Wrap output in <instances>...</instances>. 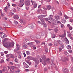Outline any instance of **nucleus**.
Returning a JSON list of instances; mask_svg holds the SVG:
<instances>
[{
	"mask_svg": "<svg viewBox=\"0 0 73 73\" xmlns=\"http://www.w3.org/2000/svg\"><path fill=\"white\" fill-rule=\"evenodd\" d=\"M33 48L34 49H36V46L35 45H33Z\"/></svg>",
	"mask_w": 73,
	"mask_h": 73,
	"instance_id": "c9c22d12",
	"label": "nucleus"
},
{
	"mask_svg": "<svg viewBox=\"0 0 73 73\" xmlns=\"http://www.w3.org/2000/svg\"><path fill=\"white\" fill-rule=\"evenodd\" d=\"M62 71L64 72V73H68V72H69V70H68V69L65 68H64L62 69Z\"/></svg>",
	"mask_w": 73,
	"mask_h": 73,
	"instance_id": "1a4fd4ad",
	"label": "nucleus"
},
{
	"mask_svg": "<svg viewBox=\"0 0 73 73\" xmlns=\"http://www.w3.org/2000/svg\"><path fill=\"white\" fill-rule=\"evenodd\" d=\"M11 69H12V70H14L15 69H16V67L15 66H12Z\"/></svg>",
	"mask_w": 73,
	"mask_h": 73,
	"instance_id": "c756f323",
	"label": "nucleus"
},
{
	"mask_svg": "<svg viewBox=\"0 0 73 73\" xmlns=\"http://www.w3.org/2000/svg\"><path fill=\"white\" fill-rule=\"evenodd\" d=\"M24 5H23V3H19V5H18V6L19 7H22Z\"/></svg>",
	"mask_w": 73,
	"mask_h": 73,
	"instance_id": "a878e982",
	"label": "nucleus"
},
{
	"mask_svg": "<svg viewBox=\"0 0 73 73\" xmlns=\"http://www.w3.org/2000/svg\"><path fill=\"white\" fill-rule=\"evenodd\" d=\"M28 26L30 28H34V25H28Z\"/></svg>",
	"mask_w": 73,
	"mask_h": 73,
	"instance_id": "a211bd4d",
	"label": "nucleus"
},
{
	"mask_svg": "<svg viewBox=\"0 0 73 73\" xmlns=\"http://www.w3.org/2000/svg\"><path fill=\"white\" fill-rule=\"evenodd\" d=\"M64 54H65V55H66L68 54V52H67L66 51H65L64 52Z\"/></svg>",
	"mask_w": 73,
	"mask_h": 73,
	"instance_id": "c03bdc74",
	"label": "nucleus"
},
{
	"mask_svg": "<svg viewBox=\"0 0 73 73\" xmlns=\"http://www.w3.org/2000/svg\"><path fill=\"white\" fill-rule=\"evenodd\" d=\"M62 23H63L64 24L66 23V20H64V19H63L62 20Z\"/></svg>",
	"mask_w": 73,
	"mask_h": 73,
	"instance_id": "b1692460",
	"label": "nucleus"
},
{
	"mask_svg": "<svg viewBox=\"0 0 73 73\" xmlns=\"http://www.w3.org/2000/svg\"><path fill=\"white\" fill-rule=\"evenodd\" d=\"M17 9L18 11H20V9L19 7H17Z\"/></svg>",
	"mask_w": 73,
	"mask_h": 73,
	"instance_id": "13d9d810",
	"label": "nucleus"
},
{
	"mask_svg": "<svg viewBox=\"0 0 73 73\" xmlns=\"http://www.w3.org/2000/svg\"><path fill=\"white\" fill-rule=\"evenodd\" d=\"M23 66L25 68H29V65L28 64H27L25 62H23Z\"/></svg>",
	"mask_w": 73,
	"mask_h": 73,
	"instance_id": "0eeeda50",
	"label": "nucleus"
},
{
	"mask_svg": "<svg viewBox=\"0 0 73 73\" xmlns=\"http://www.w3.org/2000/svg\"><path fill=\"white\" fill-rule=\"evenodd\" d=\"M54 17L56 20H59L60 19V17L58 15L55 16Z\"/></svg>",
	"mask_w": 73,
	"mask_h": 73,
	"instance_id": "2eb2a0df",
	"label": "nucleus"
},
{
	"mask_svg": "<svg viewBox=\"0 0 73 73\" xmlns=\"http://www.w3.org/2000/svg\"><path fill=\"white\" fill-rule=\"evenodd\" d=\"M70 22H71V23H72V22H73V19H70Z\"/></svg>",
	"mask_w": 73,
	"mask_h": 73,
	"instance_id": "5fc2aeb1",
	"label": "nucleus"
},
{
	"mask_svg": "<svg viewBox=\"0 0 73 73\" xmlns=\"http://www.w3.org/2000/svg\"><path fill=\"white\" fill-rule=\"evenodd\" d=\"M13 15H14V13L11 12V16H13Z\"/></svg>",
	"mask_w": 73,
	"mask_h": 73,
	"instance_id": "6e6d98bb",
	"label": "nucleus"
},
{
	"mask_svg": "<svg viewBox=\"0 0 73 73\" xmlns=\"http://www.w3.org/2000/svg\"><path fill=\"white\" fill-rule=\"evenodd\" d=\"M24 48H27V45H26L25 44H24L23 46Z\"/></svg>",
	"mask_w": 73,
	"mask_h": 73,
	"instance_id": "2f4dec72",
	"label": "nucleus"
},
{
	"mask_svg": "<svg viewBox=\"0 0 73 73\" xmlns=\"http://www.w3.org/2000/svg\"><path fill=\"white\" fill-rule=\"evenodd\" d=\"M5 22H4V21L2 22V24L3 25H4V24H5Z\"/></svg>",
	"mask_w": 73,
	"mask_h": 73,
	"instance_id": "680f3d73",
	"label": "nucleus"
},
{
	"mask_svg": "<svg viewBox=\"0 0 73 73\" xmlns=\"http://www.w3.org/2000/svg\"><path fill=\"white\" fill-rule=\"evenodd\" d=\"M15 43L13 42H7L6 44H4L3 45L6 48H8V47H11V46H14Z\"/></svg>",
	"mask_w": 73,
	"mask_h": 73,
	"instance_id": "f03ea898",
	"label": "nucleus"
},
{
	"mask_svg": "<svg viewBox=\"0 0 73 73\" xmlns=\"http://www.w3.org/2000/svg\"><path fill=\"white\" fill-rule=\"evenodd\" d=\"M27 63L28 64H29L30 65H31V63L29 62H27Z\"/></svg>",
	"mask_w": 73,
	"mask_h": 73,
	"instance_id": "4d7b16f0",
	"label": "nucleus"
},
{
	"mask_svg": "<svg viewBox=\"0 0 73 73\" xmlns=\"http://www.w3.org/2000/svg\"><path fill=\"white\" fill-rule=\"evenodd\" d=\"M54 31L55 32H57L58 31V30L57 29H55L54 30Z\"/></svg>",
	"mask_w": 73,
	"mask_h": 73,
	"instance_id": "72a5a7b5",
	"label": "nucleus"
},
{
	"mask_svg": "<svg viewBox=\"0 0 73 73\" xmlns=\"http://www.w3.org/2000/svg\"><path fill=\"white\" fill-rule=\"evenodd\" d=\"M64 17H65L66 19H69V18L67 16V15H64Z\"/></svg>",
	"mask_w": 73,
	"mask_h": 73,
	"instance_id": "7c9ffc66",
	"label": "nucleus"
},
{
	"mask_svg": "<svg viewBox=\"0 0 73 73\" xmlns=\"http://www.w3.org/2000/svg\"><path fill=\"white\" fill-rule=\"evenodd\" d=\"M10 57L11 58H14V56L13 55H10Z\"/></svg>",
	"mask_w": 73,
	"mask_h": 73,
	"instance_id": "de8ad7c7",
	"label": "nucleus"
},
{
	"mask_svg": "<svg viewBox=\"0 0 73 73\" xmlns=\"http://www.w3.org/2000/svg\"><path fill=\"white\" fill-rule=\"evenodd\" d=\"M31 2L32 3V5H33V7L34 8H36L37 6V4L36 2H35L31 0Z\"/></svg>",
	"mask_w": 73,
	"mask_h": 73,
	"instance_id": "7ed1b4c3",
	"label": "nucleus"
},
{
	"mask_svg": "<svg viewBox=\"0 0 73 73\" xmlns=\"http://www.w3.org/2000/svg\"><path fill=\"white\" fill-rule=\"evenodd\" d=\"M35 42L36 43V44H39L41 42L40 41H38L37 40H35Z\"/></svg>",
	"mask_w": 73,
	"mask_h": 73,
	"instance_id": "bb28decb",
	"label": "nucleus"
},
{
	"mask_svg": "<svg viewBox=\"0 0 73 73\" xmlns=\"http://www.w3.org/2000/svg\"><path fill=\"white\" fill-rule=\"evenodd\" d=\"M25 4L26 5L29 6L30 5V1L27 0L25 2Z\"/></svg>",
	"mask_w": 73,
	"mask_h": 73,
	"instance_id": "423d86ee",
	"label": "nucleus"
},
{
	"mask_svg": "<svg viewBox=\"0 0 73 73\" xmlns=\"http://www.w3.org/2000/svg\"><path fill=\"white\" fill-rule=\"evenodd\" d=\"M4 53H5V54H7L8 53V51H5L4 52Z\"/></svg>",
	"mask_w": 73,
	"mask_h": 73,
	"instance_id": "603ef678",
	"label": "nucleus"
},
{
	"mask_svg": "<svg viewBox=\"0 0 73 73\" xmlns=\"http://www.w3.org/2000/svg\"><path fill=\"white\" fill-rule=\"evenodd\" d=\"M26 54H27V55H29L30 54L29 53V52L28 51H27L26 52Z\"/></svg>",
	"mask_w": 73,
	"mask_h": 73,
	"instance_id": "f704fd0d",
	"label": "nucleus"
},
{
	"mask_svg": "<svg viewBox=\"0 0 73 73\" xmlns=\"http://www.w3.org/2000/svg\"><path fill=\"white\" fill-rule=\"evenodd\" d=\"M6 60L7 61H9V59H6Z\"/></svg>",
	"mask_w": 73,
	"mask_h": 73,
	"instance_id": "774afa93",
	"label": "nucleus"
},
{
	"mask_svg": "<svg viewBox=\"0 0 73 73\" xmlns=\"http://www.w3.org/2000/svg\"><path fill=\"white\" fill-rule=\"evenodd\" d=\"M52 17L53 15H50L48 18V20H50V21H53V20H54L53 19V18H52Z\"/></svg>",
	"mask_w": 73,
	"mask_h": 73,
	"instance_id": "6e6552de",
	"label": "nucleus"
},
{
	"mask_svg": "<svg viewBox=\"0 0 73 73\" xmlns=\"http://www.w3.org/2000/svg\"><path fill=\"white\" fill-rule=\"evenodd\" d=\"M62 48H61V47H59V52H61V50H62Z\"/></svg>",
	"mask_w": 73,
	"mask_h": 73,
	"instance_id": "79ce46f5",
	"label": "nucleus"
},
{
	"mask_svg": "<svg viewBox=\"0 0 73 73\" xmlns=\"http://www.w3.org/2000/svg\"><path fill=\"white\" fill-rule=\"evenodd\" d=\"M69 60V59L66 57H63L60 60V61H61L62 62H66L68 61Z\"/></svg>",
	"mask_w": 73,
	"mask_h": 73,
	"instance_id": "20e7f679",
	"label": "nucleus"
},
{
	"mask_svg": "<svg viewBox=\"0 0 73 73\" xmlns=\"http://www.w3.org/2000/svg\"><path fill=\"white\" fill-rule=\"evenodd\" d=\"M65 41H66V44H69V41L68 40V38H65Z\"/></svg>",
	"mask_w": 73,
	"mask_h": 73,
	"instance_id": "4468645a",
	"label": "nucleus"
},
{
	"mask_svg": "<svg viewBox=\"0 0 73 73\" xmlns=\"http://www.w3.org/2000/svg\"><path fill=\"white\" fill-rule=\"evenodd\" d=\"M49 46H52V44L51 43H50L49 44Z\"/></svg>",
	"mask_w": 73,
	"mask_h": 73,
	"instance_id": "338daca9",
	"label": "nucleus"
},
{
	"mask_svg": "<svg viewBox=\"0 0 73 73\" xmlns=\"http://www.w3.org/2000/svg\"><path fill=\"white\" fill-rule=\"evenodd\" d=\"M4 0H0V2H4Z\"/></svg>",
	"mask_w": 73,
	"mask_h": 73,
	"instance_id": "bf43d9fd",
	"label": "nucleus"
},
{
	"mask_svg": "<svg viewBox=\"0 0 73 73\" xmlns=\"http://www.w3.org/2000/svg\"><path fill=\"white\" fill-rule=\"evenodd\" d=\"M20 23H21V24H25V21H24V20L22 19L21 20H20Z\"/></svg>",
	"mask_w": 73,
	"mask_h": 73,
	"instance_id": "dca6fc26",
	"label": "nucleus"
},
{
	"mask_svg": "<svg viewBox=\"0 0 73 73\" xmlns=\"http://www.w3.org/2000/svg\"><path fill=\"white\" fill-rule=\"evenodd\" d=\"M67 26L68 27V28H69V29L70 30H72V29H73V27H72L70 26V25L69 24H68L67 25Z\"/></svg>",
	"mask_w": 73,
	"mask_h": 73,
	"instance_id": "9b49d317",
	"label": "nucleus"
},
{
	"mask_svg": "<svg viewBox=\"0 0 73 73\" xmlns=\"http://www.w3.org/2000/svg\"><path fill=\"white\" fill-rule=\"evenodd\" d=\"M2 70L3 72H4L7 70V68L5 67H3Z\"/></svg>",
	"mask_w": 73,
	"mask_h": 73,
	"instance_id": "aec40b11",
	"label": "nucleus"
},
{
	"mask_svg": "<svg viewBox=\"0 0 73 73\" xmlns=\"http://www.w3.org/2000/svg\"><path fill=\"white\" fill-rule=\"evenodd\" d=\"M66 36V33H64V34H63L61 35H59V37H65Z\"/></svg>",
	"mask_w": 73,
	"mask_h": 73,
	"instance_id": "6ab92c4d",
	"label": "nucleus"
},
{
	"mask_svg": "<svg viewBox=\"0 0 73 73\" xmlns=\"http://www.w3.org/2000/svg\"><path fill=\"white\" fill-rule=\"evenodd\" d=\"M32 42L28 43L27 44L28 45H32Z\"/></svg>",
	"mask_w": 73,
	"mask_h": 73,
	"instance_id": "58836bf2",
	"label": "nucleus"
},
{
	"mask_svg": "<svg viewBox=\"0 0 73 73\" xmlns=\"http://www.w3.org/2000/svg\"><path fill=\"white\" fill-rule=\"evenodd\" d=\"M60 47H61L62 49H64V48L65 46L64 45H62L60 46Z\"/></svg>",
	"mask_w": 73,
	"mask_h": 73,
	"instance_id": "473e14b6",
	"label": "nucleus"
},
{
	"mask_svg": "<svg viewBox=\"0 0 73 73\" xmlns=\"http://www.w3.org/2000/svg\"><path fill=\"white\" fill-rule=\"evenodd\" d=\"M64 25L63 24H61V28H63L64 27Z\"/></svg>",
	"mask_w": 73,
	"mask_h": 73,
	"instance_id": "052dcab7",
	"label": "nucleus"
},
{
	"mask_svg": "<svg viewBox=\"0 0 73 73\" xmlns=\"http://www.w3.org/2000/svg\"><path fill=\"white\" fill-rule=\"evenodd\" d=\"M19 2L21 4H22V5H24V0H20Z\"/></svg>",
	"mask_w": 73,
	"mask_h": 73,
	"instance_id": "4be33fe9",
	"label": "nucleus"
},
{
	"mask_svg": "<svg viewBox=\"0 0 73 73\" xmlns=\"http://www.w3.org/2000/svg\"><path fill=\"white\" fill-rule=\"evenodd\" d=\"M45 51L46 52V53H47L48 52V49L47 48H46L45 50Z\"/></svg>",
	"mask_w": 73,
	"mask_h": 73,
	"instance_id": "49530a36",
	"label": "nucleus"
},
{
	"mask_svg": "<svg viewBox=\"0 0 73 73\" xmlns=\"http://www.w3.org/2000/svg\"><path fill=\"white\" fill-rule=\"evenodd\" d=\"M44 19L45 20H46V21H48V20H49V18H44Z\"/></svg>",
	"mask_w": 73,
	"mask_h": 73,
	"instance_id": "a18cd8bd",
	"label": "nucleus"
},
{
	"mask_svg": "<svg viewBox=\"0 0 73 73\" xmlns=\"http://www.w3.org/2000/svg\"><path fill=\"white\" fill-rule=\"evenodd\" d=\"M16 45L17 49L16 48L14 49L15 52H16L18 51V50L20 49V45H19V44H17Z\"/></svg>",
	"mask_w": 73,
	"mask_h": 73,
	"instance_id": "39448f33",
	"label": "nucleus"
},
{
	"mask_svg": "<svg viewBox=\"0 0 73 73\" xmlns=\"http://www.w3.org/2000/svg\"><path fill=\"white\" fill-rule=\"evenodd\" d=\"M68 37H71V34H68Z\"/></svg>",
	"mask_w": 73,
	"mask_h": 73,
	"instance_id": "e2e57ef3",
	"label": "nucleus"
},
{
	"mask_svg": "<svg viewBox=\"0 0 73 73\" xmlns=\"http://www.w3.org/2000/svg\"><path fill=\"white\" fill-rule=\"evenodd\" d=\"M36 37L38 39H40L41 38V36L39 35H36Z\"/></svg>",
	"mask_w": 73,
	"mask_h": 73,
	"instance_id": "f3484780",
	"label": "nucleus"
},
{
	"mask_svg": "<svg viewBox=\"0 0 73 73\" xmlns=\"http://www.w3.org/2000/svg\"><path fill=\"white\" fill-rule=\"evenodd\" d=\"M68 52H69V53H72V50H68Z\"/></svg>",
	"mask_w": 73,
	"mask_h": 73,
	"instance_id": "864d4df0",
	"label": "nucleus"
},
{
	"mask_svg": "<svg viewBox=\"0 0 73 73\" xmlns=\"http://www.w3.org/2000/svg\"><path fill=\"white\" fill-rule=\"evenodd\" d=\"M8 16H11V12L9 13L8 14Z\"/></svg>",
	"mask_w": 73,
	"mask_h": 73,
	"instance_id": "37998d69",
	"label": "nucleus"
},
{
	"mask_svg": "<svg viewBox=\"0 0 73 73\" xmlns=\"http://www.w3.org/2000/svg\"><path fill=\"white\" fill-rule=\"evenodd\" d=\"M4 25V26L6 27H7V26H8L7 23V22H5L4 25Z\"/></svg>",
	"mask_w": 73,
	"mask_h": 73,
	"instance_id": "cd10ccee",
	"label": "nucleus"
},
{
	"mask_svg": "<svg viewBox=\"0 0 73 73\" xmlns=\"http://www.w3.org/2000/svg\"><path fill=\"white\" fill-rule=\"evenodd\" d=\"M18 57L19 58H21V55H19L18 56Z\"/></svg>",
	"mask_w": 73,
	"mask_h": 73,
	"instance_id": "8fccbe9b",
	"label": "nucleus"
},
{
	"mask_svg": "<svg viewBox=\"0 0 73 73\" xmlns=\"http://www.w3.org/2000/svg\"><path fill=\"white\" fill-rule=\"evenodd\" d=\"M14 24H15L17 25V24H18V22H17V21H15L14 22Z\"/></svg>",
	"mask_w": 73,
	"mask_h": 73,
	"instance_id": "a19ab883",
	"label": "nucleus"
},
{
	"mask_svg": "<svg viewBox=\"0 0 73 73\" xmlns=\"http://www.w3.org/2000/svg\"><path fill=\"white\" fill-rule=\"evenodd\" d=\"M54 45L55 46H57L58 45V43H57V42L55 41L54 42Z\"/></svg>",
	"mask_w": 73,
	"mask_h": 73,
	"instance_id": "5701e85b",
	"label": "nucleus"
},
{
	"mask_svg": "<svg viewBox=\"0 0 73 73\" xmlns=\"http://www.w3.org/2000/svg\"><path fill=\"white\" fill-rule=\"evenodd\" d=\"M66 47L68 49H71V46L70 45H68Z\"/></svg>",
	"mask_w": 73,
	"mask_h": 73,
	"instance_id": "393cba45",
	"label": "nucleus"
},
{
	"mask_svg": "<svg viewBox=\"0 0 73 73\" xmlns=\"http://www.w3.org/2000/svg\"><path fill=\"white\" fill-rule=\"evenodd\" d=\"M10 65H13V63L11 62H10Z\"/></svg>",
	"mask_w": 73,
	"mask_h": 73,
	"instance_id": "0e129e2a",
	"label": "nucleus"
},
{
	"mask_svg": "<svg viewBox=\"0 0 73 73\" xmlns=\"http://www.w3.org/2000/svg\"><path fill=\"white\" fill-rule=\"evenodd\" d=\"M47 16V14H46L45 15H41L40 16L38 17V19H40L42 22L41 25H44V26L45 28L47 27V25H46V24L45 23H44V18L42 17H43L44 18L45 17H46V16Z\"/></svg>",
	"mask_w": 73,
	"mask_h": 73,
	"instance_id": "f257e3e1",
	"label": "nucleus"
},
{
	"mask_svg": "<svg viewBox=\"0 0 73 73\" xmlns=\"http://www.w3.org/2000/svg\"><path fill=\"white\" fill-rule=\"evenodd\" d=\"M12 6H13V7H17V5H16L15 4H12Z\"/></svg>",
	"mask_w": 73,
	"mask_h": 73,
	"instance_id": "4c0bfd02",
	"label": "nucleus"
},
{
	"mask_svg": "<svg viewBox=\"0 0 73 73\" xmlns=\"http://www.w3.org/2000/svg\"><path fill=\"white\" fill-rule=\"evenodd\" d=\"M4 62V60H2L1 61L0 63L1 64V63H3V62Z\"/></svg>",
	"mask_w": 73,
	"mask_h": 73,
	"instance_id": "09e8293b",
	"label": "nucleus"
},
{
	"mask_svg": "<svg viewBox=\"0 0 73 73\" xmlns=\"http://www.w3.org/2000/svg\"><path fill=\"white\" fill-rule=\"evenodd\" d=\"M15 62H18L19 61L18 60L17 58L15 59Z\"/></svg>",
	"mask_w": 73,
	"mask_h": 73,
	"instance_id": "ea45409f",
	"label": "nucleus"
},
{
	"mask_svg": "<svg viewBox=\"0 0 73 73\" xmlns=\"http://www.w3.org/2000/svg\"><path fill=\"white\" fill-rule=\"evenodd\" d=\"M46 8H47L48 10H50V9H51V6H50V5H48L46 6Z\"/></svg>",
	"mask_w": 73,
	"mask_h": 73,
	"instance_id": "ddd939ff",
	"label": "nucleus"
},
{
	"mask_svg": "<svg viewBox=\"0 0 73 73\" xmlns=\"http://www.w3.org/2000/svg\"><path fill=\"white\" fill-rule=\"evenodd\" d=\"M8 9V8L7 7V6H6L5 7V8L4 9L5 12H7Z\"/></svg>",
	"mask_w": 73,
	"mask_h": 73,
	"instance_id": "412c9836",
	"label": "nucleus"
},
{
	"mask_svg": "<svg viewBox=\"0 0 73 73\" xmlns=\"http://www.w3.org/2000/svg\"><path fill=\"white\" fill-rule=\"evenodd\" d=\"M13 17L14 19L16 20H18L19 19V16L17 15H14L13 16Z\"/></svg>",
	"mask_w": 73,
	"mask_h": 73,
	"instance_id": "9d476101",
	"label": "nucleus"
},
{
	"mask_svg": "<svg viewBox=\"0 0 73 73\" xmlns=\"http://www.w3.org/2000/svg\"><path fill=\"white\" fill-rule=\"evenodd\" d=\"M56 37V36H55V35L53 34L52 35V38H55Z\"/></svg>",
	"mask_w": 73,
	"mask_h": 73,
	"instance_id": "e433bc0d",
	"label": "nucleus"
},
{
	"mask_svg": "<svg viewBox=\"0 0 73 73\" xmlns=\"http://www.w3.org/2000/svg\"><path fill=\"white\" fill-rule=\"evenodd\" d=\"M20 70H17L15 73H20Z\"/></svg>",
	"mask_w": 73,
	"mask_h": 73,
	"instance_id": "c85d7f7f",
	"label": "nucleus"
},
{
	"mask_svg": "<svg viewBox=\"0 0 73 73\" xmlns=\"http://www.w3.org/2000/svg\"><path fill=\"white\" fill-rule=\"evenodd\" d=\"M42 58L43 60H45V59H46V57H45V56H43Z\"/></svg>",
	"mask_w": 73,
	"mask_h": 73,
	"instance_id": "3c124183",
	"label": "nucleus"
},
{
	"mask_svg": "<svg viewBox=\"0 0 73 73\" xmlns=\"http://www.w3.org/2000/svg\"><path fill=\"white\" fill-rule=\"evenodd\" d=\"M56 3L57 4H59V3L58 2V1H56Z\"/></svg>",
	"mask_w": 73,
	"mask_h": 73,
	"instance_id": "69168bd1",
	"label": "nucleus"
},
{
	"mask_svg": "<svg viewBox=\"0 0 73 73\" xmlns=\"http://www.w3.org/2000/svg\"><path fill=\"white\" fill-rule=\"evenodd\" d=\"M57 42L60 45H62V41L58 40H57Z\"/></svg>",
	"mask_w": 73,
	"mask_h": 73,
	"instance_id": "f8f14e48",
	"label": "nucleus"
}]
</instances>
